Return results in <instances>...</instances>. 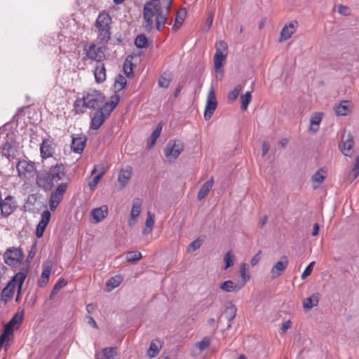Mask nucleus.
Here are the masks:
<instances>
[{
	"label": "nucleus",
	"mask_w": 359,
	"mask_h": 359,
	"mask_svg": "<svg viewBox=\"0 0 359 359\" xmlns=\"http://www.w3.org/2000/svg\"><path fill=\"white\" fill-rule=\"evenodd\" d=\"M359 175V156L356 157L354 167L349 173V177L351 178V181L356 179Z\"/></svg>",
	"instance_id": "obj_49"
},
{
	"label": "nucleus",
	"mask_w": 359,
	"mask_h": 359,
	"mask_svg": "<svg viewBox=\"0 0 359 359\" xmlns=\"http://www.w3.org/2000/svg\"><path fill=\"white\" fill-rule=\"evenodd\" d=\"M242 89L243 86L241 85H237L234 89L229 93L228 100L231 102H234L238 98Z\"/></svg>",
	"instance_id": "obj_46"
},
{
	"label": "nucleus",
	"mask_w": 359,
	"mask_h": 359,
	"mask_svg": "<svg viewBox=\"0 0 359 359\" xmlns=\"http://www.w3.org/2000/svg\"><path fill=\"white\" fill-rule=\"evenodd\" d=\"M67 284L66 280L64 279L59 280L55 285L53 287L52 294L57 293L60 289H62L63 287H65Z\"/></svg>",
	"instance_id": "obj_57"
},
{
	"label": "nucleus",
	"mask_w": 359,
	"mask_h": 359,
	"mask_svg": "<svg viewBox=\"0 0 359 359\" xmlns=\"http://www.w3.org/2000/svg\"><path fill=\"white\" fill-rule=\"evenodd\" d=\"M243 284L235 283L232 280H226L220 284L219 288L226 292H237L243 288Z\"/></svg>",
	"instance_id": "obj_23"
},
{
	"label": "nucleus",
	"mask_w": 359,
	"mask_h": 359,
	"mask_svg": "<svg viewBox=\"0 0 359 359\" xmlns=\"http://www.w3.org/2000/svg\"><path fill=\"white\" fill-rule=\"evenodd\" d=\"M62 197L60 195L52 192L49 199V205L51 210H55L59 203L61 202Z\"/></svg>",
	"instance_id": "obj_38"
},
{
	"label": "nucleus",
	"mask_w": 359,
	"mask_h": 359,
	"mask_svg": "<svg viewBox=\"0 0 359 359\" xmlns=\"http://www.w3.org/2000/svg\"><path fill=\"white\" fill-rule=\"evenodd\" d=\"M233 260L234 255L232 254L231 251H229L224 257V261L225 262V270L233 264Z\"/></svg>",
	"instance_id": "obj_51"
},
{
	"label": "nucleus",
	"mask_w": 359,
	"mask_h": 359,
	"mask_svg": "<svg viewBox=\"0 0 359 359\" xmlns=\"http://www.w3.org/2000/svg\"><path fill=\"white\" fill-rule=\"evenodd\" d=\"M314 265H315V262H311L306 266V268L304 269V271H303V273L301 275V278L302 280L306 279L309 276L311 275V273H312L313 268Z\"/></svg>",
	"instance_id": "obj_55"
},
{
	"label": "nucleus",
	"mask_w": 359,
	"mask_h": 359,
	"mask_svg": "<svg viewBox=\"0 0 359 359\" xmlns=\"http://www.w3.org/2000/svg\"><path fill=\"white\" fill-rule=\"evenodd\" d=\"M161 348V344L159 340L155 339L153 340L149 346V348L147 351L148 356L150 358L156 357L160 352Z\"/></svg>",
	"instance_id": "obj_32"
},
{
	"label": "nucleus",
	"mask_w": 359,
	"mask_h": 359,
	"mask_svg": "<svg viewBox=\"0 0 359 359\" xmlns=\"http://www.w3.org/2000/svg\"><path fill=\"white\" fill-rule=\"evenodd\" d=\"M97 29V39L101 43H107L111 38L110 29Z\"/></svg>",
	"instance_id": "obj_37"
},
{
	"label": "nucleus",
	"mask_w": 359,
	"mask_h": 359,
	"mask_svg": "<svg viewBox=\"0 0 359 359\" xmlns=\"http://www.w3.org/2000/svg\"><path fill=\"white\" fill-rule=\"evenodd\" d=\"M50 219V212L48 210H44L41 214V219L36 226V236L37 238L42 237Z\"/></svg>",
	"instance_id": "obj_20"
},
{
	"label": "nucleus",
	"mask_w": 359,
	"mask_h": 359,
	"mask_svg": "<svg viewBox=\"0 0 359 359\" xmlns=\"http://www.w3.org/2000/svg\"><path fill=\"white\" fill-rule=\"evenodd\" d=\"M319 302L318 294H314L306 298L303 302V306L305 309L310 310L313 306L318 305Z\"/></svg>",
	"instance_id": "obj_33"
},
{
	"label": "nucleus",
	"mask_w": 359,
	"mask_h": 359,
	"mask_svg": "<svg viewBox=\"0 0 359 359\" xmlns=\"http://www.w3.org/2000/svg\"><path fill=\"white\" fill-rule=\"evenodd\" d=\"M348 11H349L348 8L345 6H343V5L338 6V12L340 14L346 15L348 14Z\"/></svg>",
	"instance_id": "obj_61"
},
{
	"label": "nucleus",
	"mask_w": 359,
	"mask_h": 359,
	"mask_svg": "<svg viewBox=\"0 0 359 359\" xmlns=\"http://www.w3.org/2000/svg\"><path fill=\"white\" fill-rule=\"evenodd\" d=\"M154 219V214L151 212H148L147 219L145 222V227L142 231L143 234H148L151 232L155 222Z\"/></svg>",
	"instance_id": "obj_34"
},
{
	"label": "nucleus",
	"mask_w": 359,
	"mask_h": 359,
	"mask_svg": "<svg viewBox=\"0 0 359 359\" xmlns=\"http://www.w3.org/2000/svg\"><path fill=\"white\" fill-rule=\"evenodd\" d=\"M104 175V171L102 170V172L98 173L97 175H95L93 180L89 182L88 186L91 190H94L96 187L97 184L100 182V180L102 179L103 175Z\"/></svg>",
	"instance_id": "obj_52"
},
{
	"label": "nucleus",
	"mask_w": 359,
	"mask_h": 359,
	"mask_svg": "<svg viewBox=\"0 0 359 359\" xmlns=\"http://www.w3.org/2000/svg\"><path fill=\"white\" fill-rule=\"evenodd\" d=\"M102 351L104 359H114L117 355L116 347L104 348Z\"/></svg>",
	"instance_id": "obj_41"
},
{
	"label": "nucleus",
	"mask_w": 359,
	"mask_h": 359,
	"mask_svg": "<svg viewBox=\"0 0 359 359\" xmlns=\"http://www.w3.org/2000/svg\"><path fill=\"white\" fill-rule=\"evenodd\" d=\"M172 0H161V2L147 1L143 8L144 28L150 32L154 28V17L156 15V27L160 31L167 23Z\"/></svg>",
	"instance_id": "obj_1"
},
{
	"label": "nucleus",
	"mask_w": 359,
	"mask_h": 359,
	"mask_svg": "<svg viewBox=\"0 0 359 359\" xmlns=\"http://www.w3.org/2000/svg\"><path fill=\"white\" fill-rule=\"evenodd\" d=\"M269 151V145L266 142H264L262 148V155L264 156Z\"/></svg>",
	"instance_id": "obj_62"
},
{
	"label": "nucleus",
	"mask_w": 359,
	"mask_h": 359,
	"mask_svg": "<svg viewBox=\"0 0 359 359\" xmlns=\"http://www.w3.org/2000/svg\"><path fill=\"white\" fill-rule=\"evenodd\" d=\"M5 263L10 266H17L24 259V253L20 248H11L4 254Z\"/></svg>",
	"instance_id": "obj_6"
},
{
	"label": "nucleus",
	"mask_w": 359,
	"mask_h": 359,
	"mask_svg": "<svg viewBox=\"0 0 359 359\" xmlns=\"http://www.w3.org/2000/svg\"><path fill=\"white\" fill-rule=\"evenodd\" d=\"M288 265V260L286 257H281L280 260L276 263L272 267L271 273L273 278H276L280 276L282 273L286 269Z\"/></svg>",
	"instance_id": "obj_21"
},
{
	"label": "nucleus",
	"mask_w": 359,
	"mask_h": 359,
	"mask_svg": "<svg viewBox=\"0 0 359 359\" xmlns=\"http://www.w3.org/2000/svg\"><path fill=\"white\" fill-rule=\"evenodd\" d=\"M27 277V271H22V273L20 274V277L18 280V285L16 286L17 287V295L15 298V301L18 302L20 298L21 292H22V285L25 280V278Z\"/></svg>",
	"instance_id": "obj_40"
},
{
	"label": "nucleus",
	"mask_w": 359,
	"mask_h": 359,
	"mask_svg": "<svg viewBox=\"0 0 359 359\" xmlns=\"http://www.w3.org/2000/svg\"><path fill=\"white\" fill-rule=\"evenodd\" d=\"M351 102L348 100L341 101L334 107L335 114L337 116H346L350 111Z\"/></svg>",
	"instance_id": "obj_26"
},
{
	"label": "nucleus",
	"mask_w": 359,
	"mask_h": 359,
	"mask_svg": "<svg viewBox=\"0 0 359 359\" xmlns=\"http://www.w3.org/2000/svg\"><path fill=\"white\" fill-rule=\"evenodd\" d=\"M126 79L121 74H118L115 79L114 88L117 91L121 90L126 85Z\"/></svg>",
	"instance_id": "obj_43"
},
{
	"label": "nucleus",
	"mask_w": 359,
	"mask_h": 359,
	"mask_svg": "<svg viewBox=\"0 0 359 359\" xmlns=\"http://www.w3.org/2000/svg\"><path fill=\"white\" fill-rule=\"evenodd\" d=\"M131 177V172L129 170H121L119 172L118 180L121 185L124 187L128 182Z\"/></svg>",
	"instance_id": "obj_35"
},
{
	"label": "nucleus",
	"mask_w": 359,
	"mask_h": 359,
	"mask_svg": "<svg viewBox=\"0 0 359 359\" xmlns=\"http://www.w3.org/2000/svg\"><path fill=\"white\" fill-rule=\"evenodd\" d=\"M84 50L88 59L97 62L102 61L106 56L102 47L97 46L94 43L86 46Z\"/></svg>",
	"instance_id": "obj_10"
},
{
	"label": "nucleus",
	"mask_w": 359,
	"mask_h": 359,
	"mask_svg": "<svg viewBox=\"0 0 359 359\" xmlns=\"http://www.w3.org/2000/svg\"><path fill=\"white\" fill-rule=\"evenodd\" d=\"M36 184L45 191L50 190L53 187V180L48 171L42 170L37 171L36 174Z\"/></svg>",
	"instance_id": "obj_9"
},
{
	"label": "nucleus",
	"mask_w": 359,
	"mask_h": 359,
	"mask_svg": "<svg viewBox=\"0 0 359 359\" xmlns=\"http://www.w3.org/2000/svg\"><path fill=\"white\" fill-rule=\"evenodd\" d=\"M217 101L216 99L214 89L212 87L210 89L208 97H207L205 109V111H204L205 120L208 121L212 117L214 111H215V109L217 108Z\"/></svg>",
	"instance_id": "obj_11"
},
{
	"label": "nucleus",
	"mask_w": 359,
	"mask_h": 359,
	"mask_svg": "<svg viewBox=\"0 0 359 359\" xmlns=\"http://www.w3.org/2000/svg\"><path fill=\"white\" fill-rule=\"evenodd\" d=\"M142 204V202L140 198H136L133 200L130 217L128 222L129 226H132L136 223L137 219L141 212Z\"/></svg>",
	"instance_id": "obj_16"
},
{
	"label": "nucleus",
	"mask_w": 359,
	"mask_h": 359,
	"mask_svg": "<svg viewBox=\"0 0 359 359\" xmlns=\"http://www.w3.org/2000/svg\"><path fill=\"white\" fill-rule=\"evenodd\" d=\"M2 154L8 159L14 158L18 154L16 142L10 137H7L1 146Z\"/></svg>",
	"instance_id": "obj_12"
},
{
	"label": "nucleus",
	"mask_w": 359,
	"mask_h": 359,
	"mask_svg": "<svg viewBox=\"0 0 359 359\" xmlns=\"http://www.w3.org/2000/svg\"><path fill=\"white\" fill-rule=\"evenodd\" d=\"M102 170H104V172H106V170L102 165H95L91 172V175L95 174L97 171L99 172V173L102 172Z\"/></svg>",
	"instance_id": "obj_63"
},
{
	"label": "nucleus",
	"mask_w": 359,
	"mask_h": 359,
	"mask_svg": "<svg viewBox=\"0 0 359 359\" xmlns=\"http://www.w3.org/2000/svg\"><path fill=\"white\" fill-rule=\"evenodd\" d=\"M323 113H315L310 119V130L316 133L319 130V125L322 121Z\"/></svg>",
	"instance_id": "obj_30"
},
{
	"label": "nucleus",
	"mask_w": 359,
	"mask_h": 359,
	"mask_svg": "<svg viewBox=\"0 0 359 359\" xmlns=\"http://www.w3.org/2000/svg\"><path fill=\"white\" fill-rule=\"evenodd\" d=\"M236 307L231 302H228L225 304L224 315L229 323L227 325V329H230L231 327V322L234 319L236 315Z\"/></svg>",
	"instance_id": "obj_24"
},
{
	"label": "nucleus",
	"mask_w": 359,
	"mask_h": 359,
	"mask_svg": "<svg viewBox=\"0 0 359 359\" xmlns=\"http://www.w3.org/2000/svg\"><path fill=\"white\" fill-rule=\"evenodd\" d=\"M52 266L50 262H46L43 266V271L41 273V277L43 278H48L51 271Z\"/></svg>",
	"instance_id": "obj_54"
},
{
	"label": "nucleus",
	"mask_w": 359,
	"mask_h": 359,
	"mask_svg": "<svg viewBox=\"0 0 359 359\" xmlns=\"http://www.w3.org/2000/svg\"><path fill=\"white\" fill-rule=\"evenodd\" d=\"M291 327L290 320L285 321L283 323L281 330L283 332H285Z\"/></svg>",
	"instance_id": "obj_64"
},
{
	"label": "nucleus",
	"mask_w": 359,
	"mask_h": 359,
	"mask_svg": "<svg viewBox=\"0 0 359 359\" xmlns=\"http://www.w3.org/2000/svg\"><path fill=\"white\" fill-rule=\"evenodd\" d=\"M142 258L141 252L138 251H130L126 254V260L129 262H135Z\"/></svg>",
	"instance_id": "obj_48"
},
{
	"label": "nucleus",
	"mask_w": 359,
	"mask_h": 359,
	"mask_svg": "<svg viewBox=\"0 0 359 359\" xmlns=\"http://www.w3.org/2000/svg\"><path fill=\"white\" fill-rule=\"evenodd\" d=\"M210 344V340L208 337H204L201 341H198L196 346L201 351H203L208 348Z\"/></svg>",
	"instance_id": "obj_53"
},
{
	"label": "nucleus",
	"mask_w": 359,
	"mask_h": 359,
	"mask_svg": "<svg viewBox=\"0 0 359 359\" xmlns=\"http://www.w3.org/2000/svg\"><path fill=\"white\" fill-rule=\"evenodd\" d=\"M297 22L292 21L286 24L282 29L278 39L279 42L285 41L290 39L292 35L297 31Z\"/></svg>",
	"instance_id": "obj_18"
},
{
	"label": "nucleus",
	"mask_w": 359,
	"mask_h": 359,
	"mask_svg": "<svg viewBox=\"0 0 359 359\" xmlns=\"http://www.w3.org/2000/svg\"><path fill=\"white\" fill-rule=\"evenodd\" d=\"M184 150V144L180 141H170L164 149L165 157L170 161L175 160Z\"/></svg>",
	"instance_id": "obj_7"
},
{
	"label": "nucleus",
	"mask_w": 359,
	"mask_h": 359,
	"mask_svg": "<svg viewBox=\"0 0 359 359\" xmlns=\"http://www.w3.org/2000/svg\"><path fill=\"white\" fill-rule=\"evenodd\" d=\"M213 20H214V13L210 12L208 14V16L207 17V19H206V24L208 25V29H210V27L212 26Z\"/></svg>",
	"instance_id": "obj_60"
},
{
	"label": "nucleus",
	"mask_w": 359,
	"mask_h": 359,
	"mask_svg": "<svg viewBox=\"0 0 359 359\" xmlns=\"http://www.w3.org/2000/svg\"><path fill=\"white\" fill-rule=\"evenodd\" d=\"M17 207L14 197L11 196H6L4 200L1 199L0 204L1 214L4 217H8L11 215Z\"/></svg>",
	"instance_id": "obj_13"
},
{
	"label": "nucleus",
	"mask_w": 359,
	"mask_h": 359,
	"mask_svg": "<svg viewBox=\"0 0 359 359\" xmlns=\"http://www.w3.org/2000/svg\"><path fill=\"white\" fill-rule=\"evenodd\" d=\"M21 273L22 271L17 273L3 289L1 294V298L5 303L8 302L13 298Z\"/></svg>",
	"instance_id": "obj_8"
},
{
	"label": "nucleus",
	"mask_w": 359,
	"mask_h": 359,
	"mask_svg": "<svg viewBox=\"0 0 359 359\" xmlns=\"http://www.w3.org/2000/svg\"><path fill=\"white\" fill-rule=\"evenodd\" d=\"M171 81V76L170 74H163L158 79V85L162 88H168Z\"/></svg>",
	"instance_id": "obj_45"
},
{
	"label": "nucleus",
	"mask_w": 359,
	"mask_h": 359,
	"mask_svg": "<svg viewBox=\"0 0 359 359\" xmlns=\"http://www.w3.org/2000/svg\"><path fill=\"white\" fill-rule=\"evenodd\" d=\"M241 109L243 111H245L248 109V104L250 103L252 100V95L250 92L247 91L245 94L242 95L241 97Z\"/></svg>",
	"instance_id": "obj_44"
},
{
	"label": "nucleus",
	"mask_w": 359,
	"mask_h": 359,
	"mask_svg": "<svg viewBox=\"0 0 359 359\" xmlns=\"http://www.w3.org/2000/svg\"><path fill=\"white\" fill-rule=\"evenodd\" d=\"M111 19L109 15L107 13H100L97 18L95 22L96 29H110Z\"/></svg>",
	"instance_id": "obj_22"
},
{
	"label": "nucleus",
	"mask_w": 359,
	"mask_h": 359,
	"mask_svg": "<svg viewBox=\"0 0 359 359\" xmlns=\"http://www.w3.org/2000/svg\"><path fill=\"white\" fill-rule=\"evenodd\" d=\"M248 266L246 263H243L241 266L240 269V276L242 279L241 284H243V286L245 284L250 280V276L248 273Z\"/></svg>",
	"instance_id": "obj_39"
},
{
	"label": "nucleus",
	"mask_w": 359,
	"mask_h": 359,
	"mask_svg": "<svg viewBox=\"0 0 359 359\" xmlns=\"http://www.w3.org/2000/svg\"><path fill=\"white\" fill-rule=\"evenodd\" d=\"M120 100L118 95H114L110 97L109 102H106L101 108L107 112V114H110L111 112L117 106Z\"/></svg>",
	"instance_id": "obj_27"
},
{
	"label": "nucleus",
	"mask_w": 359,
	"mask_h": 359,
	"mask_svg": "<svg viewBox=\"0 0 359 359\" xmlns=\"http://www.w3.org/2000/svg\"><path fill=\"white\" fill-rule=\"evenodd\" d=\"M202 244V241L200 238H198L197 239L194 240L193 242H191L188 248H187V252L191 253L198 250Z\"/></svg>",
	"instance_id": "obj_50"
},
{
	"label": "nucleus",
	"mask_w": 359,
	"mask_h": 359,
	"mask_svg": "<svg viewBox=\"0 0 359 359\" xmlns=\"http://www.w3.org/2000/svg\"><path fill=\"white\" fill-rule=\"evenodd\" d=\"M18 176L20 179L29 180L37 172L36 163L29 160H20L16 164Z\"/></svg>",
	"instance_id": "obj_4"
},
{
	"label": "nucleus",
	"mask_w": 359,
	"mask_h": 359,
	"mask_svg": "<svg viewBox=\"0 0 359 359\" xmlns=\"http://www.w3.org/2000/svg\"><path fill=\"white\" fill-rule=\"evenodd\" d=\"M214 180L212 177L203 184L198 194V199L199 201H201L208 196L210 189L212 188Z\"/></svg>",
	"instance_id": "obj_28"
},
{
	"label": "nucleus",
	"mask_w": 359,
	"mask_h": 359,
	"mask_svg": "<svg viewBox=\"0 0 359 359\" xmlns=\"http://www.w3.org/2000/svg\"><path fill=\"white\" fill-rule=\"evenodd\" d=\"M321 172H323L322 169L317 171L312 177L313 182H316L318 184L322 183L325 180V176Z\"/></svg>",
	"instance_id": "obj_56"
},
{
	"label": "nucleus",
	"mask_w": 359,
	"mask_h": 359,
	"mask_svg": "<svg viewBox=\"0 0 359 359\" xmlns=\"http://www.w3.org/2000/svg\"><path fill=\"white\" fill-rule=\"evenodd\" d=\"M104 95L99 90H89L83 93L81 98H77L74 104L76 114H83L86 109H95L104 102Z\"/></svg>",
	"instance_id": "obj_2"
},
{
	"label": "nucleus",
	"mask_w": 359,
	"mask_h": 359,
	"mask_svg": "<svg viewBox=\"0 0 359 359\" xmlns=\"http://www.w3.org/2000/svg\"><path fill=\"white\" fill-rule=\"evenodd\" d=\"M121 284V278L120 277H113L111 278L107 283V287L108 291H110L116 287H117Z\"/></svg>",
	"instance_id": "obj_47"
},
{
	"label": "nucleus",
	"mask_w": 359,
	"mask_h": 359,
	"mask_svg": "<svg viewBox=\"0 0 359 359\" xmlns=\"http://www.w3.org/2000/svg\"><path fill=\"white\" fill-rule=\"evenodd\" d=\"M23 320V313H15L10 321L5 325L3 333L0 337V348L5 345L6 348L8 343L13 339L14 330L18 329Z\"/></svg>",
	"instance_id": "obj_3"
},
{
	"label": "nucleus",
	"mask_w": 359,
	"mask_h": 359,
	"mask_svg": "<svg viewBox=\"0 0 359 359\" xmlns=\"http://www.w3.org/2000/svg\"><path fill=\"white\" fill-rule=\"evenodd\" d=\"M95 79L97 83H101L106 79V69L103 64L97 65L94 71Z\"/></svg>",
	"instance_id": "obj_29"
},
{
	"label": "nucleus",
	"mask_w": 359,
	"mask_h": 359,
	"mask_svg": "<svg viewBox=\"0 0 359 359\" xmlns=\"http://www.w3.org/2000/svg\"><path fill=\"white\" fill-rule=\"evenodd\" d=\"M86 141L87 138L86 135L83 134L72 135L71 145L72 151L76 154H81L86 145Z\"/></svg>",
	"instance_id": "obj_14"
},
{
	"label": "nucleus",
	"mask_w": 359,
	"mask_h": 359,
	"mask_svg": "<svg viewBox=\"0 0 359 359\" xmlns=\"http://www.w3.org/2000/svg\"><path fill=\"white\" fill-rule=\"evenodd\" d=\"M108 213V208L107 205H102L100 208H94L91 210L90 215H92L95 223L101 222L104 219Z\"/></svg>",
	"instance_id": "obj_25"
},
{
	"label": "nucleus",
	"mask_w": 359,
	"mask_h": 359,
	"mask_svg": "<svg viewBox=\"0 0 359 359\" xmlns=\"http://www.w3.org/2000/svg\"><path fill=\"white\" fill-rule=\"evenodd\" d=\"M227 43L223 40L215 44L216 53L214 55V67L217 72H222V67L227 56Z\"/></svg>",
	"instance_id": "obj_5"
},
{
	"label": "nucleus",
	"mask_w": 359,
	"mask_h": 359,
	"mask_svg": "<svg viewBox=\"0 0 359 359\" xmlns=\"http://www.w3.org/2000/svg\"><path fill=\"white\" fill-rule=\"evenodd\" d=\"M40 154L43 161L50 158L55 154V144L50 140L46 139L40 144Z\"/></svg>",
	"instance_id": "obj_15"
},
{
	"label": "nucleus",
	"mask_w": 359,
	"mask_h": 359,
	"mask_svg": "<svg viewBox=\"0 0 359 359\" xmlns=\"http://www.w3.org/2000/svg\"><path fill=\"white\" fill-rule=\"evenodd\" d=\"M135 44L139 48H145L148 46L147 38L144 34H140L136 37Z\"/></svg>",
	"instance_id": "obj_42"
},
{
	"label": "nucleus",
	"mask_w": 359,
	"mask_h": 359,
	"mask_svg": "<svg viewBox=\"0 0 359 359\" xmlns=\"http://www.w3.org/2000/svg\"><path fill=\"white\" fill-rule=\"evenodd\" d=\"M261 259V251H259L252 259L251 260V265L252 266H255L258 264Z\"/></svg>",
	"instance_id": "obj_59"
},
{
	"label": "nucleus",
	"mask_w": 359,
	"mask_h": 359,
	"mask_svg": "<svg viewBox=\"0 0 359 359\" xmlns=\"http://www.w3.org/2000/svg\"><path fill=\"white\" fill-rule=\"evenodd\" d=\"M51 176V179L55 182L62 180L66 173L65 165L62 163H57L55 165L50 167L48 171Z\"/></svg>",
	"instance_id": "obj_19"
},
{
	"label": "nucleus",
	"mask_w": 359,
	"mask_h": 359,
	"mask_svg": "<svg viewBox=\"0 0 359 359\" xmlns=\"http://www.w3.org/2000/svg\"><path fill=\"white\" fill-rule=\"evenodd\" d=\"M353 137L348 134L346 140L343 142V147L341 148L342 153L346 156H351L353 154Z\"/></svg>",
	"instance_id": "obj_31"
},
{
	"label": "nucleus",
	"mask_w": 359,
	"mask_h": 359,
	"mask_svg": "<svg viewBox=\"0 0 359 359\" xmlns=\"http://www.w3.org/2000/svg\"><path fill=\"white\" fill-rule=\"evenodd\" d=\"M67 188V183H61L60 185H58V187L56 188V189L53 192H55V194L63 197V195L65 193Z\"/></svg>",
	"instance_id": "obj_58"
},
{
	"label": "nucleus",
	"mask_w": 359,
	"mask_h": 359,
	"mask_svg": "<svg viewBox=\"0 0 359 359\" xmlns=\"http://www.w3.org/2000/svg\"><path fill=\"white\" fill-rule=\"evenodd\" d=\"M109 116L102 108H100L91 119L90 128L93 130L99 129Z\"/></svg>",
	"instance_id": "obj_17"
},
{
	"label": "nucleus",
	"mask_w": 359,
	"mask_h": 359,
	"mask_svg": "<svg viewBox=\"0 0 359 359\" xmlns=\"http://www.w3.org/2000/svg\"><path fill=\"white\" fill-rule=\"evenodd\" d=\"M187 11L184 8L180 9L176 15L175 22L172 27V30L176 31L182 24L186 16Z\"/></svg>",
	"instance_id": "obj_36"
}]
</instances>
